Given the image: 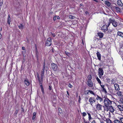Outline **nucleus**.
<instances>
[{
    "mask_svg": "<svg viewBox=\"0 0 123 123\" xmlns=\"http://www.w3.org/2000/svg\"><path fill=\"white\" fill-rule=\"evenodd\" d=\"M112 101L110 100L108 98H105L104 101V103L105 105V106H103L104 108H108V107L111 105L112 104Z\"/></svg>",
    "mask_w": 123,
    "mask_h": 123,
    "instance_id": "nucleus-1",
    "label": "nucleus"
},
{
    "mask_svg": "<svg viewBox=\"0 0 123 123\" xmlns=\"http://www.w3.org/2000/svg\"><path fill=\"white\" fill-rule=\"evenodd\" d=\"M109 21L113 25L114 27H116L117 25V23L115 19L113 18H111L109 19Z\"/></svg>",
    "mask_w": 123,
    "mask_h": 123,
    "instance_id": "nucleus-2",
    "label": "nucleus"
},
{
    "mask_svg": "<svg viewBox=\"0 0 123 123\" xmlns=\"http://www.w3.org/2000/svg\"><path fill=\"white\" fill-rule=\"evenodd\" d=\"M98 75L99 77L101 78L102 76L103 75L104 71L103 68H98Z\"/></svg>",
    "mask_w": 123,
    "mask_h": 123,
    "instance_id": "nucleus-3",
    "label": "nucleus"
},
{
    "mask_svg": "<svg viewBox=\"0 0 123 123\" xmlns=\"http://www.w3.org/2000/svg\"><path fill=\"white\" fill-rule=\"evenodd\" d=\"M52 44V39L51 37L48 38L46 41V45L47 46H49Z\"/></svg>",
    "mask_w": 123,
    "mask_h": 123,
    "instance_id": "nucleus-4",
    "label": "nucleus"
},
{
    "mask_svg": "<svg viewBox=\"0 0 123 123\" xmlns=\"http://www.w3.org/2000/svg\"><path fill=\"white\" fill-rule=\"evenodd\" d=\"M108 26H107L106 24H105L102 26L101 28V29L104 32L106 33L107 31V30H108Z\"/></svg>",
    "mask_w": 123,
    "mask_h": 123,
    "instance_id": "nucleus-5",
    "label": "nucleus"
},
{
    "mask_svg": "<svg viewBox=\"0 0 123 123\" xmlns=\"http://www.w3.org/2000/svg\"><path fill=\"white\" fill-rule=\"evenodd\" d=\"M51 67L53 70L55 71H56L58 69L57 65L54 63L51 64Z\"/></svg>",
    "mask_w": 123,
    "mask_h": 123,
    "instance_id": "nucleus-6",
    "label": "nucleus"
},
{
    "mask_svg": "<svg viewBox=\"0 0 123 123\" xmlns=\"http://www.w3.org/2000/svg\"><path fill=\"white\" fill-rule=\"evenodd\" d=\"M89 101L90 103L92 105L95 102V99L94 98L90 97L89 99Z\"/></svg>",
    "mask_w": 123,
    "mask_h": 123,
    "instance_id": "nucleus-7",
    "label": "nucleus"
},
{
    "mask_svg": "<svg viewBox=\"0 0 123 123\" xmlns=\"http://www.w3.org/2000/svg\"><path fill=\"white\" fill-rule=\"evenodd\" d=\"M116 12L118 13H121L122 12L121 9L118 6H115L114 7Z\"/></svg>",
    "mask_w": 123,
    "mask_h": 123,
    "instance_id": "nucleus-8",
    "label": "nucleus"
},
{
    "mask_svg": "<svg viewBox=\"0 0 123 123\" xmlns=\"http://www.w3.org/2000/svg\"><path fill=\"white\" fill-rule=\"evenodd\" d=\"M106 111H108L110 110V111L111 112H113L114 111V109L113 108L112 106L110 105L108 107V108H106Z\"/></svg>",
    "mask_w": 123,
    "mask_h": 123,
    "instance_id": "nucleus-9",
    "label": "nucleus"
},
{
    "mask_svg": "<svg viewBox=\"0 0 123 123\" xmlns=\"http://www.w3.org/2000/svg\"><path fill=\"white\" fill-rule=\"evenodd\" d=\"M87 85L90 87H92L93 86V84L91 80H88Z\"/></svg>",
    "mask_w": 123,
    "mask_h": 123,
    "instance_id": "nucleus-10",
    "label": "nucleus"
},
{
    "mask_svg": "<svg viewBox=\"0 0 123 123\" xmlns=\"http://www.w3.org/2000/svg\"><path fill=\"white\" fill-rule=\"evenodd\" d=\"M117 3L119 6L122 7L123 6V4L122 3L121 0H117Z\"/></svg>",
    "mask_w": 123,
    "mask_h": 123,
    "instance_id": "nucleus-11",
    "label": "nucleus"
},
{
    "mask_svg": "<svg viewBox=\"0 0 123 123\" xmlns=\"http://www.w3.org/2000/svg\"><path fill=\"white\" fill-rule=\"evenodd\" d=\"M102 106V105L99 104H98L96 105V108L97 109L98 111L101 110Z\"/></svg>",
    "mask_w": 123,
    "mask_h": 123,
    "instance_id": "nucleus-12",
    "label": "nucleus"
},
{
    "mask_svg": "<svg viewBox=\"0 0 123 123\" xmlns=\"http://www.w3.org/2000/svg\"><path fill=\"white\" fill-rule=\"evenodd\" d=\"M114 86L116 90L118 91L120 90L119 86L118 84H114Z\"/></svg>",
    "mask_w": 123,
    "mask_h": 123,
    "instance_id": "nucleus-13",
    "label": "nucleus"
},
{
    "mask_svg": "<svg viewBox=\"0 0 123 123\" xmlns=\"http://www.w3.org/2000/svg\"><path fill=\"white\" fill-rule=\"evenodd\" d=\"M43 77H41V79L40 78L39 79H38L39 83V85L40 86H41V85H42V83L43 82Z\"/></svg>",
    "mask_w": 123,
    "mask_h": 123,
    "instance_id": "nucleus-14",
    "label": "nucleus"
},
{
    "mask_svg": "<svg viewBox=\"0 0 123 123\" xmlns=\"http://www.w3.org/2000/svg\"><path fill=\"white\" fill-rule=\"evenodd\" d=\"M97 57L98 60H101V55L99 52H97L96 53Z\"/></svg>",
    "mask_w": 123,
    "mask_h": 123,
    "instance_id": "nucleus-15",
    "label": "nucleus"
},
{
    "mask_svg": "<svg viewBox=\"0 0 123 123\" xmlns=\"http://www.w3.org/2000/svg\"><path fill=\"white\" fill-rule=\"evenodd\" d=\"M105 4L107 5L108 7H110L111 6V3L107 1H105L104 2Z\"/></svg>",
    "mask_w": 123,
    "mask_h": 123,
    "instance_id": "nucleus-16",
    "label": "nucleus"
},
{
    "mask_svg": "<svg viewBox=\"0 0 123 123\" xmlns=\"http://www.w3.org/2000/svg\"><path fill=\"white\" fill-rule=\"evenodd\" d=\"M45 69H42L41 72V77H44Z\"/></svg>",
    "mask_w": 123,
    "mask_h": 123,
    "instance_id": "nucleus-17",
    "label": "nucleus"
},
{
    "mask_svg": "<svg viewBox=\"0 0 123 123\" xmlns=\"http://www.w3.org/2000/svg\"><path fill=\"white\" fill-rule=\"evenodd\" d=\"M117 35L123 37V33L121 32L118 31L117 33Z\"/></svg>",
    "mask_w": 123,
    "mask_h": 123,
    "instance_id": "nucleus-18",
    "label": "nucleus"
},
{
    "mask_svg": "<svg viewBox=\"0 0 123 123\" xmlns=\"http://www.w3.org/2000/svg\"><path fill=\"white\" fill-rule=\"evenodd\" d=\"M36 115V113L35 112H34L33 113L32 119L33 120H34V121H35L36 120L35 118Z\"/></svg>",
    "mask_w": 123,
    "mask_h": 123,
    "instance_id": "nucleus-19",
    "label": "nucleus"
},
{
    "mask_svg": "<svg viewBox=\"0 0 123 123\" xmlns=\"http://www.w3.org/2000/svg\"><path fill=\"white\" fill-rule=\"evenodd\" d=\"M119 53L122 56H123V49H119Z\"/></svg>",
    "mask_w": 123,
    "mask_h": 123,
    "instance_id": "nucleus-20",
    "label": "nucleus"
},
{
    "mask_svg": "<svg viewBox=\"0 0 123 123\" xmlns=\"http://www.w3.org/2000/svg\"><path fill=\"white\" fill-rule=\"evenodd\" d=\"M24 82L25 84L27 86H29L30 84V82L28 80L26 79L25 80H24Z\"/></svg>",
    "mask_w": 123,
    "mask_h": 123,
    "instance_id": "nucleus-21",
    "label": "nucleus"
},
{
    "mask_svg": "<svg viewBox=\"0 0 123 123\" xmlns=\"http://www.w3.org/2000/svg\"><path fill=\"white\" fill-rule=\"evenodd\" d=\"M18 26L19 28L21 30L23 29L24 27V25H23L22 24H20Z\"/></svg>",
    "mask_w": 123,
    "mask_h": 123,
    "instance_id": "nucleus-22",
    "label": "nucleus"
},
{
    "mask_svg": "<svg viewBox=\"0 0 123 123\" xmlns=\"http://www.w3.org/2000/svg\"><path fill=\"white\" fill-rule=\"evenodd\" d=\"M97 97L96 99L97 100H100V102H101L103 101V99L102 98H101L98 95H97Z\"/></svg>",
    "mask_w": 123,
    "mask_h": 123,
    "instance_id": "nucleus-23",
    "label": "nucleus"
},
{
    "mask_svg": "<svg viewBox=\"0 0 123 123\" xmlns=\"http://www.w3.org/2000/svg\"><path fill=\"white\" fill-rule=\"evenodd\" d=\"M117 107L120 111H123V105L122 106L120 105H118Z\"/></svg>",
    "mask_w": 123,
    "mask_h": 123,
    "instance_id": "nucleus-24",
    "label": "nucleus"
},
{
    "mask_svg": "<svg viewBox=\"0 0 123 123\" xmlns=\"http://www.w3.org/2000/svg\"><path fill=\"white\" fill-rule=\"evenodd\" d=\"M113 30L112 29H108V30H107V31L106 32V33L110 34L112 31Z\"/></svg>",
    "mask_w": 123,
    "mask_h": 123,
    "instance_id": "nucleus-25",
    "label": "nucleus"
},
{
    "mask_svg": "<svg viewBox=\"0 0 123 123\" xmlns=\"http://www.w3.org/2000/svg\"><path fill=\"white\" fill-rule=\"evenodd\" d=\"M98 36L100 38H102L103 36V34L101 32H99L98 34Z\"/></svg>",
    "mask_w": 123,
    "mask_h": 123,
    "instance_id": "nucleus-26",
    "label": "nucleus"
},
{
    "mask_svg": "<svg viewBox=\"0 0 123 123\" xmlns=\"http://www.w3.org/2000/svg\"><path fill=\"white\" fill-rule=\"evenodd\" d=\"M121 49L123 50V43H119V49Z\"/></svg>",
    "mask_w": 123,
    "mask_h": 123,
    "instance_id": "nucleus-27",
    "label": "nucleus"
},
{
    "mask_svg": "<svg viewBox=\"0 0 123 123\" xmlns=\"http://www.w3.org/2000/svg\"><path fill=\"white\" fill-rule=\"evenodd\" d=\"M41 89V90L43 94L44 93V89L42 85H41V86H40Z\"/></svg>",
    "mask_w": 123,
    "mask_h": 123,
    "instance_id": "nucleus-28",
    "label": "nucleus"
},
{
    "mask_svg": "<svg viewBox=\"0 0 123 123\" xmlns=\"http://www.w3.org/2000/svg\"><path fill=\"white\" fill-rule=\"evenodd\" d=\"M7 23L9 25L10 24V18L9 15H8V18Z\"/></svg>",
    "mask_w": 123,
    "mask_h": 123,
    "instance_id": "nucleus-29",
    "label": "nucleus"
},
{
    "mask_svg": "<svg viewBox=\"0 0 123 123\" xmlns=\"http://www.w3.org/2000/svg\"><path fill=\"white\" fill-rule=\"evenodd\" d=\"M65 54L69 57H70L71 55V54L70 53H69L67 51H65Z\"/></svg>",
    "mask_w": 123,
    "mask_h": 123,
    "instance_id": "nucleus-30",
    "label": "nucleus"
},
{
    "mask_svg": "<svg viewBox=\"0 0 123 123\" xmlns=\"http://www.w3.org/2000/svg\"><path fill=\"white\" fill-rule=\"evenodd\" d=\"M96 79L99 84H101V82L99 79L97 77L96 78Z\"/></svg>",
    "mask_w": 123,
    "mask_h": 123,
    "instance_id": "nucleus-31",
    "label": "nucleus"
},
{
    "mask_svg": "<svg viewBox=\"0 0 123 123\" xmlns=\"http://www.w3.org/2000/svg\"><path fill=\"white\" fill-rule=\"evenodd\" d=\"M106 121L107 123H112L111 121L109 118L106 119Z\"/></svg>",
    "mask_w": 123,
    "mask_h": 123,
    "instance_id": "nucleus-32",
    "label": "nucleus"
},
{
    "mask_svg": "<svg viewBox=\"0 0 123 123\" xmlns=\"http://www.w3.org/2000/svg\"><path fill=\"white\" fill-rule=\"evenodd\" d=\"M114 122V123H121V122L117 119L115 120Z\"/></svg>",
    "mask_w": 123,
    "mask_h": 123,
    "instance_id": "nucleus-33",
    "label": "nucleus"
},
{
    "mask_svg": "<svg viewBox=\"0 0 123 123\" xmlns=\"http://www.w3.org/2000/svg\"><path fill=\"white\" fill-rule=\"evenodd\" d=\"M117 94L119 96H121L122 95L121 92L120 91H118L117 92Z\"/></svg>",
    "mask_w": 123,
    "mask_h": 123,
    "instance_id": "nucleus-34",
    "label": "nucleus"
},
{
    "mask_svg": "<svg viewBox=\"0 0 123 123\" xmlns=\"http://www.w3.org/2000/svg\"><path fill=\"white\" fill-rule=\"evenodd\" d=\"M119 102L120 103L123 104V99L121 98L119 101Z\"/></svg>",
    "mask_w": 123,
    "mask_h": 123,
    "instance_id": "nucleus-35",
    "label": "nucleus"
},
{
    "mask_svg": "<svg viewBox=\"0 0 123 123\" xmlns=\"http://www.w3.org/2000/svg\"><path fill=\"white\" fill-rule=\"evenodd\" d=\"M87 114H88V115L89 116V117H88L89 120V121H90L91 119V118H92V117L91 116V114L90 113H87Z\"/></svg>",
    "mask_w": 123,
    "mask_h": 123,
    "instance_id": "nucleus-36",
    "label": "nucleus"
},
{
    "mask_svg": "<svg viewBox=\"0 0 123 123\" xmlns=\"http://www.w3.org/2000/svg\"><path fill=\"white\" fill-rule=\"evenodd\" d=\"M111 84H114L115 83V81L114 79H112L111 80Z\"/></svg>",
    "mask_w": 123,
    "mask_h": 123,
    "instance_id": "nucleus-37",
    "label": "nucleus"
},
{
    "mask_svg": "<svg viewBox=\"0 0 123 123\" xmlns=\"http://www.w3.org/2000/svg\"><path fill=\"white\" fill-rule=\"evenodd\" d=\"M102 90L103 91V92H105V93H107V92L106 90V89L104 87H103V88H102Z\"/></svg>",
    "mask_w": 123,
    "mask_h": 123,
    "instance_id": "nucleus-38",
    "label": "nucleus"
},
{
    "mask_svg": "<svg viewBox=\"0 0 123 123\" xmlns=\"http://www.w3.org/2000/svg\"><path fill=\"white\" fill-rule=\"evenodd\" d=\"M88 80H91V79H92V77L91 75H89L88 76Z\"/></svg>",
    "mask_w": 123,
    "mask_h": 123,
    "instance_id": "nucleus-39",
    "label": "nucleus"
},
{
    "mask_svg": "<svg viewBox=\"0 0 123 123\" xmlns=\"http://www.w3.org/2000/svg\"><path fill=\"white\" fill-rule=\"evenodd\" d=\"M89 93V90H87L85 91L84 92V94H88Z\"/></svg>",
    "mask_w": 123,
    "mask_h": 123,
    "instance_id": "nucleus-40",
    "label": "nucleus"
},
{
    "mask_svg": "<svg viewBox=\"0 0 123 123\" xmlns=\"http://www.w3.org/2000/svg\"><path fill=\"white\" fill-rule=\"evenodd\" d=\"M83 116V117H84L86 115V113L85 112H83L82 113Z\"/></svg>",
    "mask_w": 123,
    "mask_h": 123,
    "instance_id": "nucleus-41",
    "label": "nucleus"
},
{
    "mask_svg": "<svg viewBox=\"0 0 123 123\" xmlns=\"http://www.w3.org/2000/svg\"><path fill=\"white\" fill-rule=\"evenodd\" d=\"M38 51H37V50H36V57H37V59H38Z\"/></svg>",
    "mask_w": 123,
    "mask_h": 123,
    "instance_id": "nucleus-42",
    "label": "nucleus"
},
{
    "mask_svg": "<svg viewBox=\"0 0 123 123\" xmlns=\"http://www.w3.org/2000/svg\"><path fill=\"white\" fill-rule=\"evenodd\" d=\"M89 92L90 93H91V94H93L94 95H95L94 93L92 91L89 90Z\"/></svg>",
    "mask_w": 123,
    "mask_h": 123,
    "instance_id": "nucleus-43",
    "label": "nucleus"
},
{
    "mask_svg": "<svg viewBox=\"0 0 123 123\" xmlns=\"http://www.w3.org/2000/svg\"><path fill=\"white\" fill-rule=\"evenodd\" d=\"M74 16L72 15H70L69 16V18H70L73 19L74 18Z\"/></svg>",
    "mask_w": 123,
    "mask_h": 123,
    "instance_id": "nucleus-44",
    "label": "nucleus"
},
{
    "mask_svg": "<svg viewBox=\"0 0 123 123\" xmlns=\"http://www.w3.org/2000/svg\"><path fill=\"white\" fill-rule=\"evenodd\" d=\"M120 120L122 123H123V117L120 118Z\"/></svg>",
    "mask_w": 123,
    "mask_h": 123,
    "instance_id": "nucleus-45",
    "label": "nucleus"
},
{
    "mask_svg": "<svg viewBox=\"0 0 123 123\" xmlns=\"http://www.w3.org/2000/svg\"><path fill=\"white\" fill-rule=\"evenodd\" d=\"M37 75L38 79H39L40 78L39 76V75L38 73H37Z\"/></svg>",
    "mask_w": 123,
    "mask_h": 123,
    "instance_id": "nucleus-46",
    "label": "nucleus"
},
{
    "mask_svg": "<svg viewBox=\"0 0 123 123\" xmlns=\"http://www.w3.org/2000/svg\"><path fill=\"white\" fill-rule=\"evenodd\" d=\"M68 86L70 88H71L73 87V86L72 85H71L70 84H68Z\"/></svg>",
    "mask_w": 123,
    "mask_h": 123,
    "instance_id": "nucleus-47",
    "label": "nucleus"
},
{
    "mask_svg": "<svg viewBox=\"0 0 123 123\" xmlns=\"http://www.w3.org/2000/svg\"><path fill=\"white\" fill-rule=\"evenodd\" d=\"M52 87L51 85L49 86V89L50 90H52Z\"/></svg>",
    "mask_w": 123,
    "mask_h": 123,
    "instance_id": "nucleus-48",
    "label": "nucleus"
},
{
    "mask_svg": "<svg viewBox=\"0 0 123 123\" xmlns=\"http://www.w3.org/2000/svg\"><path fill=\"white\" fill-rule=\"evenodd\" d=\"M45 62H43V65L42 69H45Z\"/></svg>",
    "mask_w": 123,
    "mask_h": 123,
    "instance_id": "nucleus-49",
    "label": "nucleus"
},
{
    "mask_svg": "<svg viewBox=\"0 0 123 123\" xmlns=\"http://www.w3.org/2000/svg\"><path fill=\"white\" fill-rule=\"evenodd\" d=\"M99 84L100 85L101 87H102V88H103V87H104L105 86H104V85H102L101 84Z\"/></svg>",
    "mask_w": 123,
    "mask_h": 123,
    "instance_id": "nucleus-50",
    "label": "nucleus"
},
{
    "mask_svg": "<svg viewBox=\"0 0 123 123\" xmlns=\"http://www.w3.org/2000/svg\"><path fill=\"white\" fill-rule=\"evenodd\" d=\"M18 112V111L17 110H16V111L14 113L15 114L17 115Z\"/></svg>",
    "mask_w": 123,
    "mask_h": 123,
    "instance_id": "nucleus-51",
    "label": "nucleus"
},
{
    "mask_svg": "<svg viewBox=\"0 0 123 123\" xmlns=\"http://www.w3.org/2000/svg\"><path fill=\"white\" fill-rule=\"evenodd\" d=\"M56 19V16H55L54 17L53 20L54 21H55Z\"/></svg>",
    "mask_w": 123,
    "mask_h": 123,
    "instance_id": "nucleus-52",
    "label": "nucleus"
},
{
    "mask_svg": "<svg viewBox=\"0 0 123 123\" xmlns=\"http://www.w3.org/2000/svg\"><path fill=\"white\" fill-rule=\"evenodd\" d=\"M51 34L54 37H55V34L54 33H51Z\"/></svg>",
    "mask_w": 123,
    "mask_h": 123,
    "instance_id": "nucleus-53",
    "label": "nucleus"
},
{
    "mask_svg": "<svg viewBox=\"0 0 123 123\" xmlns=\"http://www.w3.org/2000/svg\"><path fill=\"white\" fill-rule=\"evenodd\" d=\"M21 111H22L23 113L24 112V109L22 107L21 108Z\"/></svg>",
    "mask_w": 123,
    "mask_h": 123,
    "instance_id": "nucleus-54",
    "label": "nucleus"
},
{
    "mask_svg": "<svg viewBox=\"0 0 123 123\" xmlns=\"http://www.w3.org/2000/svg\"><path fill=\"white\" fill-rule=\"evenodd\" d=\"M22 49L23 50H25V48L24 47H22Z\"/></svg>",
    "mask_w": 123,
    "mask_h": 123,
    "instance_id": "nucleus-55",
    "label": "nucleus"
},
{
    "mask_svg": "<svg viewBox=\"0 0 123 123\" xmlns=\"http://www.w3.org/2000/svg\"><path fill=\"white\" fill-rule=\"evenodd\" d=\"M81 100V98H80V96H79V102H80V101Z\"/></svg>",
    "mask_w": 123,
    "mask_h": 123,
    "instance_id": "nucleus-56",
    "label": "nucleus"
},
{
    "mask_svg": "<svg viewBox=\"0 0 123 123\" xmlns=\"http://www.w3.org/2000/svg\"><path fill=\"white\" fill-rule=\"evenodd\" d=\"M111 23H110V21H109V22L108 24V25H107V26H108V27Z\"/></svg>",
    "mask_w": 123,
    "mask_h": 123,
    "instance_id": "nucleus-57",
    "label": "nucleus"
},
{
    "mask_svg": "<svg viewBox=\"0 0 123 123\" xmlns=\"http://www.w3.org/2000/svg\"><path fill=\"white\" fill-rule=\"evenodd\" d=\"M91 123H96L95 121V120H93Z\"/></svg>",
    "mask_w": 123,
    "mask_h": 123,
    "instance_id": "nucleus-58",
    "label": "nucleus"
},
{
    "mask_svg": "<svg viewBox=\"0 0 123 123\" xmlns=\"http://www.w3.org/2000/svg\"><path fill=\"white\" fill-rule=\"evenodd\" d=\"M67 94H68V96H69V94L68 92V91H67Z\"/></svg>",
    "mask_w": 123,
    "mask_h": 123,
    "instance_id": "nucleus-59",
    "label": "nucleus"
},
{
    "mask_svg": "<svg viewBox=\"0 0 123 123\" xmlns=\"http://www.w3.org/2000/svg\"><path fill=\"white\" fill-rule=\"evenodd\" d=\"M56 17L57 19H60V17L58 16H57Z\"/></svg>",
    "mask_w": 123,
    "mask_h": 123,
    "instance_id": "nucleus-60",
    "label": "nucleus"
},
{
    "mask_svg": "<svg viewBox=\"0 0 123 123\" xmlns=\"http://www.w3.org/2000/svg\"><path fill=\"white\" fill-rule=\"evenodd\" d=\"M85 123H89V122L88 121H86L85 122Z\"/></svg>",
    "mask_w": 123,
    "mask_h": 123,
    "instance_id": "nucleus-61",
    "label": "nucleus"
},
{
    "mask_svg": "<svg viewBox=\"0 0 123 123\" xmlns=\"http://www.w3.org/2000/svg\"><path fill=\"white\" fill-rule=\"evenodd\" d=\"M2 4V3H1L0 2V6H1Z\"/></svg>",
    "mask_w": 123,
    "mask_h": 123,
    "instance_id": "nucleus-62",
    "label": "nucleus"
},
{
    "mask_svg": "<svg viewBox=\"0 0 123 123\" xmlns=\"http://www.w3.org/2000/svg\"><path fill=\"white\" fill-rule=\"evenodd\" d=\"M60 110H61V108H59V111Z\"/></svg>",
    "mask_w": 123,
    "mask_h": 123,
    "instance_id": "nucleus-63",
    "label": "nucleus"
},
{
    "mask_svg": "<svg viewBox=\"0 0 123 123\" xmlns=\"http://www.w3.org/2000/svg\"><path fill=\"white\" fill-rule=\"evenodd\" d=\"M88 13V12H85V13H86V14H87Z\"/></svg>",
    "mask_w": 123,
    "mask_h": 123,
    "instance_id": "nucleus-64",
    "label": "nucleus"
}]
</instances>
